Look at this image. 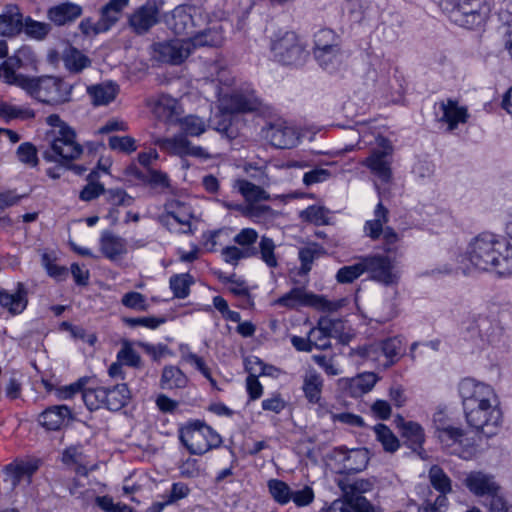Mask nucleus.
Wrapping results in <instances>:
<instances>
[{
    "label": "nucleus",
    "mask_w": 512,
    "mask_h": 512,
    "mask_svg": "<svg viewBox=\"0 0 512 512\" xmlns=\"http://www.w3.org/2000/svg\"><path fill=\"white\" fill-rule=\"evenodd\" d=\"M23 15L16 5H6L0 15V35L14 37L23 29Z\"/></svg>",
    "instance_id": "nucleus-26"
},
{
    "label": "nucleus",
    "mask_w": 512,
    "mask_h": 512,
    "mask_svg": "<svg viewBox=\"0 0 512 512\" xmlns=\"http://www.w3.org/2000/svg\"><path fill=\"white\" fill-rule=\"evenodd\" d=\"M81 14L82 7L71 2H65L50 7L47 11L48 19L57 26H63L73 22L80 17Z\"/></svg>",
    "instance_id": "nucleus-28"
},
{
    "label": "nucleus",
    "mask_w": 512,
    "mask_h": 512,
    "mask_svg": "<svg viewBox=\"0 0 512 512\" xmlns=\"http://www.w3.org/2000/svg\"><path fill=\"white\" fill-rule=\"evenodd\" d=\"M128 5L129 0H109L100 11V17L102 18V28L100 30H110L119 21L122 11Z\"/></svg>",
    "instance_id": "nucleus-35"
},
{
    "label": "nucleus",
    "mask_w": 512,
    "mask_h": 512,
    "mask_svg": "<svg viewBox=\"0 0 512 512\" xmlns=\"http://www.w3.org/2000/svg\"><path fill=\"white\" fill-rule=\"evenodd\" d=\"M179 440L192 455H203L222 443L221 436L201 420L188 422L181 427Z\"/></svg>",
    "instance_id": "nucleus-5"
},
{
    "label": "nucleus",
    "mask_w": 512,
    "mask_h": 512,
    "mask_svg": "<svg viewBox=\"0 0 512 512\" xmlns=\"http://www.w3.org/2000/svg\"><path fill=\"white\" fill-rule=\"evenodd\" d=\"M378 381V377L373 372H367L353 378L349 383L351 396L360 397L370 392Z\"/></svg>",
    "instance_id": "nucleus-42"
},
{
    "label": "nucleus",
    "mask_w": 512,
    "mask_h": 512,
    "mask_svg": "<svg viewBox=\"0 0 512 512\" xmlns=\"http://www.w3.org/2000/svg\"><path fill=\"white\" fill-rule=\"evenodd\" d=\"M105 408L110 411H119L127 405L131 395L127 384H117L113 387H106Z\"/></svg>",
    "instance_id": "nucleus-36"
},
{
    "label": "nucleus",
    "mask_w": 512,
    "mask_h": 512,
    "mask_svg": "<svg viewBox=\"0 0 512 512\" xmlns=\"http://www.w3.org/2000/svg\"><path fill=\"white\" fill-rule=\"evenodd\" d=\"M441 7L451 22L466 29L483 26L491 11L487 0H441Z\"/></svg>",
    "instance_id": "nucleus-3"
},
{
    "label": "nucleus",
    "mask_w": 512,
    "mask_h": 512,
    "mask_svg": "<svg viewBox=\"0 0 512 512\" xmlns=\"http://www.w3.org/2000/svg\"><path fill=\"white\" fill-rule=\"evenodd\" d=\"M397 427L401 431V436L404 438V443L414 452L423 450L425 442V433L422 426L414 421H405L400 415L395 419Z\"/></svg>",
    "instance_id": "nucleus-23"
},
{
    "label": "nucleus",
    "mask_w": 512,
    "mask_h": 512,
    "mask_svg": "<svg viewBox=\"0 0 512 512\" xmlns=\"http://www.w3.org/2000/svg\"><path fill=\"white\" fill-rule=\"evenodd\" d=\"M364 271L369 278L384 286H395L400 279L399 272L395 269L390 257L382 254L367 255L362 257Z\"/></svg>",
    "instance_id": "nucleus-13"
},
{
    "label": "nucleus",
    "mask_w": 512,
    "mask_h": 512,
    "mask_svg": "<svg viewBox=\"0 0 512 512\" xmlns=\"http://www.w3.org/2000/svg\"><path fill=\"white\" fill-rule=\"evenodd\" d=\"M27 303V291L23 283H17L14 291L0 289V305L12 315L21 314Z\"/></svg>",
    "instance_id": "nucleus-25"
},
{
    "label": "nucleus",
    "mask_w": 512,
    "mask_h": 512,
    "mask_svg": "<svg viewBox=\"0 0 512 512\" xmlns=\"http://www.w3.org/2000/svg\"><path fill=\"white\" fill-rule=\"evenodd\" d=\"M321 333H326L330 338H338L344 342L343 330L344 323L341 319H332L329 317H321L318 320Z\"/></svg>",
    "instance_id": "nucleus-53"
},
{
    "label": "nucleus",
    "mask_w": 512,
    "mask_h": 512,
    "mask_svg": "<svg viewBox=\"0 0 512 512\" xmlns=\"http://www.w3.org/2000/svg\"><path fill=\"white\" fill-rule=\"evenodd\" d=\"M194 282V277L192 275L189 273H182L171 276L169 285L174 297L184 299L189 295L190 287Z\"/></svg>",
    "instance_id": "nucleus-45"
},
{
    "label": "nucleus",
    "mask_w": 512,
    "mask_h": 512,
    "mask_svg": "<svg viewBox=\"0 0 512 512\" xmlns=\"http://www.w3.org/2000/svg\"><path fill=\"white\" fill-rule=\"evenodd\" d=\"M372 489V483L360 479L354 481L341 499L332 502L328 512H380V509L367 500L363 494Z\"/></svg>",
    "instance_id": "nucleus-9"
},
{
    "label": "nucleus",
    "mask_w": 512,
    "mask_h": 512,
    "mask_svg": "<svg viewBox=\"0 0 512 512\" xmlns=\"http://www.w3.org/2000/svg\"><path fill=\"white\" fill-rule=\"evenodd\" d=\"M193 218L191 207L180 201H173L167 206V214L162 218V223L172 230V221L187 227L181 233H192L191 219Z\"/></svg>",
    "instance_id": "nucleus-24"
},
{
    "label": "nucleus",
    "mask_w": 512,
    "mask_h": 512,
    "mask_svg": "<svg viewBox=\"0 0 512 512\" xmlns=\"http://www.w3.org/2000/svg\"><path fill=\"white\" fill-rule=\"evenodd\" d=\"M465 338L476 347L482 348L490 341L493 332L492 321L484 315H472L465 323Z\"/></svg>",
    "instance_id": "nucleus-20"
},
{
    "label": "nucleus",
    "mask_w": 512,
    "mask_h": 512,
    "mask_svg": "<svg viewBox=\"0 0 512 512\" xmlns=\"http://www.w3.org/2000/svg\"><path fill=\"white\" fill-rule=\"evenodd\" d=\"M442 446L449 452L463 460L472 459L477 453V445L473 438L466 437L465 431L453 425H449L436 436Z\"/></svg>",
    "instance_id": "nucleus-12"
},
{
    "label": "nucleus",
    "mask_w": 512,
    "mask_h": 512,
    "mask_svg": "<svg viewBox=\"0 0 512 512\" xmlns=\"http://www.w3.org/2000/svg\"><path fill=\"white\" fill-rule=\"evenodd\" d=\"M441 7L451 22L466 29L483 26L491 11L487 0H441Z\"/></svg>",
    "instance_id": "nucleus-4"
},
{
    "label": "nucleus",
    "mask_w": 512,
    "mask_h": 512,
    "mask_svg": "<svg viewBox=\"0 0 512 512\" xmlns=\"http://www.w3.org/2000/svg\"><path fill=\"white\" fill-rule=\"evenodd\" d=\"M459 395L462 399L464 415L472 412L489 402H495L498 399L492 386L477 382L471 378H465L459 383Z\"/></svg>",
    "instance_id": "nucleus-11"
},
{
    "label": "nucleus",
    "mask_w": 512,
    "mask_h": 512,
    "mask_svg": "<svg viewBox=\"0 0 512 512\" xmlns=\"http://www.w3.org/2000/svg\"><path fill=\"white\" fill-rule=\"evenodd\" d=\"M376 439L383 446L384 451L394 453L398 450L400 443L391 429L385 424L378 423L373 427Z\"/></svg>",
    "instance_id": "nucleus-44"
},
{
    "label": "nucleus",
    "mask_w": 512,
    "mask_h": 512,
    "mask_svg": "<svg viewBox=\"0 0 512 512\" xmlns=\"http://www.w3.org/2000/svg\"><path fill=\"white\" fill-rule=\"evenodd\" d=\"M325 253L323 247L314 243L312 245L303 247L299 250L298 257L301 263L300 271L302 274H307L312 269V264L315 259L319 258Z\"/></svg>",
    "instance_id": "nucleus-48"
},
{
    "label": "nucleus",
    "mask_w": 512,
    "mask_h": 512,
    "mask_svg": "<svg viewBox=\"0 0 512 512\" xmlns=\"http://www.w3.org/2000/svg\"><path fill=\"white\" fill-rule=\"evenodd\" d=\"M232 115L230 112L219 109V112L211 119L213 128L229 138L235 137V131L232 129Z\"/></svg>",
    "instance_id": "nucleus-55"
},
{
    "label": "nucleus",
    "mask_w": 512,
    "mask_h": 512,
    "mask_svg": "<svg viewBox=\"0 0 512 512\" xmlns=\"http://www.w3.org/2000/svg\"><path fill=\"white\" fill-rule=\"evenodd\" d=\"M364 265L362 257L359 258L358 262L341 267L336 273V280L340 284H350L364 274Z\"/></svg>",
    "instance_id": "nucleus-51"
},
{
    "label": "nucleus",
    "mask_w": 512,
    "mask_h": 512,
    "mask_svg": "<svg viewBox=\"0 0 512 512\" xmlns=\"http://www.w3.org/2000/svg\"><path fill=\"white\" fill-rule=\"evenodd\" d=\"M221 255L223 260L233 266H237L239 261L251 257L258 256L257 248L242 249L237 246H226L222 249Z\"/></svg>",
    "instance_id": "nucleus-47"
},
{
    "label": "nucleus",
    "mask_w": 512,
    "mask_h": 512,
    "mask_svg": "<svg viewBox=\"0 0 512 512\" xmlns=\"http://www.w3.org/2000/svg\"><path fill=\"white\" fill-rule=\"evenodd\" d=\"M382 347L384 361L382 366L388 368L395 364L403 354L402 342L397 337L379 341Z\"/></svg>",
    "instance_id": "nucleus-40"
},
{
    "label": "nucleus",
    "mask_w": 512,
    "mask_h": 512,
    "mask_svg": "<svg viewBox=\"0 0 512 512\" xmlns=\"http://www.w3.org/2000/svg\"><path fill=\"white\" fill-rule=\"evenodd\" d=\"M64 67L71 73H80L91 65V60L73 46L67 47L62 53Z\"/></svg>",
    "instance_id": "nucleus-37"
},
{
    "label": "nucleus",
    "mask_w": 512,
    "mask_h": 512,
    "mask_svg": "<svg viewBox=\"0 0 512 512\" xmlns=\"http://www.w3.org/2000/svg\"><path fill=\"white\" fill-rule=\"evenodd\" d=\"M119 86L113 81H106L87 87V94L94 106H105L115 100Z\"/></svg>",
    "instance_id": "nucleus-30"
},
{
    "label": "nucleus",
    "mask_w": 512,
    "mask_h": 512,
    "mask_svg": "<svg viewBox=\"0 0 512 512\" xmlns=\"http://www.w3.org/2000/svg\"><path fill=\"white\" fill-rule=\"evenodd\" d=\"M152 49L157 61L173 65L181 64L191 53L190 43L181 39L154 43Z\"/></svg>",
    "instance_id": "nucleus-16"
},
{
    "label": "nucleus",
    "mask_w": 512,
    "mask_h": 512,
    "mask_svg": "<svg viewBox=\"0 0 512 512\" xmlns=\"http://www.w3.org/2000/svg\"><path fill=\"white\" fill-rule=\"evenodd\" d=\"M314 58L323 70L332 74L343 67L346 55L342 47H339L324 52H315Z\"/></svg>",
    "instance_id": "nucleus-31"
},
{
    "label": "nucleus",
    "mask_w": 512,
    "mask_h": 512,
    "mask_svg": "<svg viewBox=\"0 0 512 512\" xmlns=\"http://www.w3.org/2000/svg\"><path fill=\"white\" fill-rule=\"evenodd\" d=\"M448 506V498L444 495H438L433 501L430 499H426L418 507L417 512H446Z\"/></svg>",
    "instance_id": "nucleus-64"
},
{
    "label": "nucleus",
    "mask_w": 512,
    "mask_h": 512,
    "mask_svg": "<svg viewBox=\"0 0 512 512\" xmlns=\"http://www.w3.org/2000/svg\"><path fill=\"white\" fill-rule=\"evenodd\" d=\"M117 360L124 365L133 368L141 367L140 355L130 346L129 343H124L122 348L117 353Z\"/></svg>",
    "instance_id": "nucleus-61"
},
{
    "label": "nucleus",
    "mask_w": 512,
    "mask_h": 512,
    "mask_svg": "<svg viewBox=\"0 0 512 512\" xmlns=\"http://www.w3.org/2000/svg\"><path fill=\"white\" fill-rule=\"evenodd\" d=\"M70 418L71 410L68 406L55 405L46 408L39 415L38 421L47 430H59Z\"/></svg>",
    "instance_id": "nucleus-27"
},
{
    "label": "nucleus",
    "mask_w": 512,
    "mask_h": 512,
    "mask_svg": "<svg viewBox=\"0 0 512 512\" xmlns=\"http://www.w3.org/2000/svg\"><path fill=\"white\" fill-rule=\"evenodd\" d=\"M460 258L461 262L466 260L476 269L500 278L512 276V245L492 233L483 232L472 238Z\"/></svg>",
    "instance_id": "nucleus-1"
},
{
    "label": "nucleus",
    "mask_w": 512,
    "mask_h": 512,
    "mask_svg": "<svg viewBox=\"0 0 512 512\" xmlns=\"http://www.w3.org/2000/svg\"><path fill=\"white\" fill-rule=\"evenodd\" d=\"M188 383L187 376L178 367L167 365L162 370L160 387L164 390L181 389Z\"/></svg>",
    "instance_id": "nucleus-38"
},
{
    "label": "nucleus",
    "mask_w": 512,
    "mask_h": 512,
    "mask_svg": "<svg viewBox=\"0 0 512 512\" xmlns=\"http://www.w3.org/2000/svg\"><path fill=\"white\" fill-rule=\"evenodd\" d=\"M238 189L242 196L249 202L266 201L270 199V195L260 186L253 184L248 180H239Z\"/></svg>",
    "instance_id": "nucleus-49"
},
{
    "label": "nucleus",
    "mask_w": 512,
    "mask_h": 512,
    "mask_svg": "<svg viewBox=\"0 0 512 512\" xmlns=\"http://www.w3.org/2000/svg\"><path fill=\"white\" fill-rule=\"evenodd\" d=\"M23 28L28 36L37 40H43L51 31L50 24L35 21L31 17H27L23 21Z\"/></svg>",
    "instance_id": "nucleus-54"
},
{
    "label": "nucleus",
    "mask_w": 512,
    "mask_h": 512,
    "mask_svg": "<svg viewBox=\"0 0 512 512\" xmlns=\"http://www.w3.org/2000/svg\"><path fill=\"white\" fill-rule=\"evenodd\" d=\"M167 318L165 316H147V317H130L124 318V322L129 327H146L149 329H157L160 325L166 323Z\"/></svg>",
    "instance_id": "nucleus-59"
},
{
    "label": "nucleus",
    "mask_w": 512,
    "mask_h": 512,
    "mask_svg": "<svg viewBox=\"0 0 512 512\" xmlns=\"http://www.w3.org/2000/svg\"><path fill=\"white\" fill-rule=\"evenodd\" d=\"M464 485L476 497L490 498L491 512H512V504L500 495L501 486L494 475L483 471H471L467 474Z\"/></svg>",
    "instance_id": "nucleus-6"
},
{
    "label": "nucleus",
    "mask_w": 512,
    "mask_h": 512,
    "mask_svg": "<svg viewBox=\"0 0 512 512\" xmlns=\"http://www.w3.org/2000/svg\"><path fill=\"white\" fill-rule=\"evenodd\" d=\"M180 126L184 134L189 136H200L206 131L204 120L194 115L184 117L180 121Z\"/></svg>",
    "instance_id": "nucleus-56"
},
{
    "label": "nucleus",
    "mask_w": 512,
    "mask_h": 512,
    "mask_svg": "<svg viewBox=\"0 0 512 512\" xmlns=\"http://www.w3.org/2000/svg\"><path fill=\"white\" fill-rule=\"evenodd\" d=\"M100 248L105 257L114 261L126 253V241L110 231H104L100 238Z\"/></svg>",
    "instance_id": "nucleus-32"
},
{
    "label": "nucleus",
    "mask_w": 512,
    "mask_h": 512,
    "mask_svg": "<svg viewBox=\"0 0 512 512\" xmlns=\"http://www.w3.org/2000/svg\"><path fill=\"white\" fill-rule=\"evenodd\" d=\"M17 156L20 162L35 167L38 164L37 149L30 142H24L17 148Z\"/></svg>",
    "instance_id": "nucleus-62"
},
{
    "label": "nucleus",
    "mask_w": 512,
    "mask_h": 512,
    "mask_svg": "<svg viewBox=\"0 0 512 512\" xmlns=\"http://www.w3.org/2000/svg\"><path fill=\"white\" fill-rule=\"evenodd\" d=\"M276 245L272 238L267 236H262L259 242L258 255H260L261 260L269 267L276 268L278 266V260L275 255Z\"/></svg>",
    "instance_id": "nucleus-52"
},
{
    "label": "nucleus",
    "mask_w": 512,
    "mask_h": 512,
    "mask_svg": "<svg viewBox=\"0 0 512 512\" xmlns=\"http://www.w3.org/2000/svg\"><path fill=\"white\" fill-rule=\"evenodd\" d=\"M273 58L286 66L303 65L308 52L298 35L293 31L279 32L271 41Z\"/></svg>",
    "instance_id": "nucleus-7"
},
{
    "label": "nucleus",
    "mask_w": 512,
    "mask_h": 512,
    "mask_svg": "<svg viewBox=\"0 0 512 512\" xmlns=\"http://www.w3.org/2000/svg\"><path fill=\"white\" fill-rule=\"evenodd\" d=\"M97 176V172L92 171L88 175V180L90 181L84 188L81 190L79 198L83 201H91L96 199L98 196L105 193V188L103 184L98 182H93V179Z\"/></svg>",
    "instance_id": "nucleus-58"
},
{
    "label": "nucleus",
    "mask_w": 512,
    "mask_h": 512,
    "mask_svg": "<svg viewBox=\"0 0 512 512\" xmlns=\"http://www.w3.org/2000/svg\"><path fill=\"white\" fill-rule=\"evenodd\" d=\"M46 123L53 128L50 148L43 152L45 161L67 162L80 157L82 146L76 142L75 131L57 114L46 118Z\"/></svg>",
    "instance_id": "nucleus-2"
},
{
    "label": "nucleus",
    "mask_w": 512,
    "mask_h": 512,
    "mask_svg": "<svg viewBox=\"0 0 512 512\" xmlns=\"http://www.w3.org/2000/svg\"><path fill=\"white\" fill-rule=\"evenodd\" d=\"M74 86L55 76L41 77L38 101L49 105H61L71 100Z\"/></svg>",
    "instance_id": "nucleus-15"
},
{
    "label": "nucleus",
    "mask_w": 512,
    "mask_h": 512,
    "mask_svg": "<svg viewBox=\"0 0 512 512\" xmlns=\"http://www.w3.org/2000/svg\"><path fill=\"white\" fill-rule=\"evenodd\" d=\"M342 47V39L333 30L323 28L314 34L313 55L315 52H324Z\"/></svg>",
    "instance_id": "nucleus-39"
},
{
    "label": "nucleus",
    "mask_w": 512,
    "mask_h": 512,
    "mask_svg": "<svg viewBox=\"0 0 512 512\" xmlns=\"http://www.w3.org/2000/svg\"><path fill=\"white\" fill-rule=\"evenodd\" d=\"M467 424L477 433L486 438L498 434L502 422L503 413L499 399L489 402L465 414Z\"/></svg>",
    "instance_id": "nucleus-8"
},
{
    "label": "nucleus",
    "mask_w": 512,
    "mask_h": 512,
    "mask_svg": "<svg viewBox=\"0 0 512 512\" xmlns=\"http://www.w3.org/2000/svg\"><path fill=\"white\" fill-rule=\"evenodd\" d=\"M194 9L191 6H177L166 20L168 26L176 35L191 38L197 34L192 16Z\"/></svg>",
    "instance_id": "nucleus-21"
},
{
    "label": "nucleus",
    "mask_w": 512,
    "mask_h": 512,
    "mask_svg": "<svg viewBox=\"0 0 512 512\" xmlns=\"http://www.w3.org/2000/svg\"><path fill=\"white\" fill-rule=\"evenodd\" d=\"M40 84H41V77H28L22 74L18 75V79L16 80L15 84L16 86L22 88L25 90L30 96L38 100L39 93H40Z\"/></svg>",
    "instance_id": "nucleus-63"
},
{
    "label": "nucleus",
    "mask_w": 512,
    "mask_h": 512,
    "mask_svg": "<svg viewBox=\"0 0 512 512\" xmlns=\"http://www.w3.org/2000/svg\"><path fill=\"white\" fill-rule=\"evenodd\" d=\"M156 145L161 150L178 156H194L198 158L208 159L210 155L200 146H193L184 135H178L172 138H158Z\"/></svg>",
    "instance_id": "nucleus-19"
},
{
    "label": "nucleus",
    "mask_w": 512,
    "mask_h": 512,
    "mask_svg": "<svg viewBox=\"0 0 512 512\" xmlns=\"http://www.w3.org/2000/svg\"><path fill=\"white\" fill-rule=\"evenodd\" d=\"M351 356H358L365 361H372L382 365L384 358L382 347L379 341L351 349Z\"/></svg>",
    "instance_id": "nucleus-46"
},
{
    "label": "nucleus",
    "mask_w": 512,
    "mask_h": 512,
    "mask_svg": "<svg viewBox=\"0 0 512 512\" xmlns=\"http://www.w3.org/2000/svg\"><path fill=\"white\" fill-rule=\"evenodd\" d=\"M428 478L431 486L439 492V495L447 497V494L453 491L452 480L440 466H431L428 472Z\"/></svg>",
    "instance_id": "nucleus-41"
},
{
    "label": "nucleus",
    "mask_w": 512,
    "mask_h": 512,
    "mask_svg": "<svg viewBox=\"0 0 512 512\" xmlns=\"http://www.w3.org/2000/svg\"><path fill=\"white\" fill-rule=\"evenodd\" d=\"M276 304L289 309H294L302 306H314L324 309L332 310V303L325 300L321 296L307 293L301 287L292 288L289 292L285 293L276 300Z\"/></svg>",
    "instance_id": "nucleus-17"
},
{
    "label": "nucleus",
    "mask_w": 512,
    "mask_h": 512,
    "mask_svg": "<svg viewBox=\"0 0 512 512\" xmlns=\"http://www.w3.org/2000/svg\"><path fill=\"white\" fill-rule=\"evenodd\" d=\"M104 195L106 201L112 206L129 207L134 203V198L121 188L106 189Z\"/></svg>",
    "instance_id": "nucleus-57"
},
{
    "label": "nucleus",
    "mask_w": 512,
    "mask_h": 512,
    "mask_svg": "<svg viewBox=\"0 0 512 512\" xmlns=\"http://www.w3.org/2000/svg\"><path fill=\"white\" fill-rule=\"evenodd\" d=\"M41 460L27 459L15 461L5 467V471L13 478V485H18L22 480L31 482V477L39 469Z\"/></svg>",
    "instance_id": "nucleus-29"
},
{
    "label": "nucleus",
    "mask_w": 512,
    "mask_h": 512,
    "mask_svg": "<svg viewBox=\"0 0 512 512\" xmlns=\"http://www.w3.org/2000/svg\"><path fill=\"white\" fill-rule=\"evenodd\" d=\"M216 96L220 110L232 114L252 112L257 110L260 105L255 92L248 87L235 89L231 92L218 88Z\"/></svg>",
    "instance_id": "nucleus-10"
},
{
    "label": "nucleus",
    "mask_w": 512,
    "mask_h": 512,
    "mask_svg": "<svg viewBox=\"0 0 512 512\" xmlns=\"http://www.w3.org/2000/svg\"><path fill=\"white\" fill-rule=\"evenodd\" d=\"M378 148L373 149L363 164L368 167L382 182L388 183L392 177L391 161L392 145L386 138L378 139Z\"/></svg>",
    "instance_id": "nucleus-14"
},
{
    "label": "nucleus",
    "mask_w": 512,
    "mask_h": 512,
    "mask_svg": "<svg viewBox=\"0 0 512 512\" xmlns=\"http://www.w3.org/2000/svg\"><path fill=\"white\" fill-rule=\"evenodd\" d=\"M369 458L366 450L353 449L343 459V467L349 473H357L364 470Z\"/></svg>",
    "instance_id": "nucleus-43"
},
{
    "label": "nucleus",
    "mask_w": 512,
    "mask_h": 512,
    "mask_svg": "<svg viewBox=\"0 0 512 512\" xmlns=\"http://www.w3.org/2000/svg\"><path fill=\"white\" fill-rule=\"evenodd\" d=\"M267 487L272 498L280 505L291 501L292 490L287 483L279 479H270Z\"/></svg>",
    "instance_id": "nucleus-50"
},
{
    "label": "nucleus",
    "mask_w": 512,
    "mask_h": 512,
    "mask_svg": "<svg viewBox=\"0 0 512 512\" xmlns=\"http://www.w3.org/2000/svg\"><path fill=\"white\" fill-rule=\"evenodd\" d=\"M159 13V7L155 1H146L130 15L129 26L138 35L146 34L159 23Z\"/></svg>",
    "instance_id": "nucleus-18"
},
{
    "label": "nucleus",
    "mask_w": 512,
    "mask_h": 512,
    "mask_svg": "<svg viewBox=\"0 0 512 512\" xmlns=\"http://www.w3.org/2000/svg\"><path fill=\"white\" fill-rule=\"evenodd\" d=\"M328 210L321 206H309L301 212V217L315 225H326L328 224L327 218Z\"/></svg>",
    "instance_id": "nucleus-60"
},
{
    "label": "nucleus",
    "mask_w": 512,
    "mask_h": 512,
    "mask_svg": "<svg viewBox=\"0 0 512 512\" xmlns=\"http://www.w3.org/2000/svg\"><path fill=\"white\" fill-rule=\"evenodd\" d=\"M323 388V379L321 375L314 369H309L303 379V392L311 404L320 402Z\"/></svg>",
    "instance_id": "nucleus-34"
},
{
    "label": "nucleus",
    "mask_w": 512,
    "mask_h": 512,
    "mask_svg": "<svg viewBox=\"0 0 512 512\" xmlns=\"http://www.w3.org/2000/svg\"><path fill=\"white\" fill-rule=\"evenodd\" d=\"M266 137L276 148L290 149L299 142L296 130L285 123H274L269 126Z\"/></svg>",
    "instance_id": "nucleus-22"
},
{
    "label": "nucleus",
    "mask_w": 512,
    "mask_h": 512,
    "mask_svg": "<svg viewBox=\"0 0 512 512\" xmlns=\"http://www.w3.org/2000/svg\"><path fill=\"white\" fill-rule=\"evenodd\" d=\"M441 109L443 114L440 120L448 124L450 131L456 129L459 123H465L467 121V109L459 107L454 100L448 99L446 103L442 102Z\"/></svg>",
    "instance_id": "nucleus-33"
}]
</instances>
